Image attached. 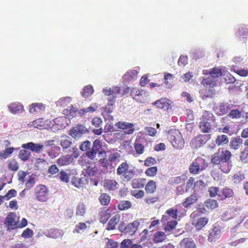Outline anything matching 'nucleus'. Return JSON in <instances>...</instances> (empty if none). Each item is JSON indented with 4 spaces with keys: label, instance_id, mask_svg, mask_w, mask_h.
<instances>
[{
    "label": "nucleus",
    "instance_id": "nucleus-1",
    "mask_svg": "<svg viewBox=\"0 0 248 248\" xmlns=\"http://www.w3.org/2000/svg\"><path fill=\"white\" fill-rule=\"evenodd\" d=\"M116 171L117 174L125 182L131 181L136 172L135 169L130 166L129 164L126 161L121 163L117 168Z\"/></svg>",
    "mask_w": 248,
    "mask_h": 248
},
{
    "label": "nucleus",
    "instance_id": "nucleus-2",
    "mask_svg": "<svg viewBox=\"0 0 248 248\" xmlns=\"http://www.w3.org/2000/svg\"><path fill=\"white\" fill-rule=\"evenodd\" d=\"M167 138L175 149L181 150L184 148L185 140L179 130L176 129L170 130L167 134Z\"/></svg>",
    "mask_w": 248,
    "mask_h": 248
},
{
    "label": "nucleus",
    "instance_id": "nucleus-3",
    "mask_svg": "<svg viewBox=\"0 0 248 248\" xmlns=\"http://www.w3.org/2000/svg\"><path fill=\"white\" fill-rule=\"evenodd\" d=\"M208 166L206 159L198 156L195 159L189 167V172L193 174H198L205 170Z\"/></svg>",
    "mask_w": 248,
    "mask_h": 248
},
{
    "label": "nucleus",
    "instance_id": "nucleus-4",
    "mask_svg": "<svg viewBox=\"0 0 248 248\" xmlns=\"http://www.w3.org/2000/svg\"><path fill=\"white\" fill-rule=\"evenodd\" d=\"M35 199L40 202H46L49 199V190L45 185H37L34 189Z\"/></svg>",
    "mask_w": 248,
    "mask_h": 248
},
{
    "label": "nucleus",
    "instance_id": "nucleus-5",
    "mask_svg": "<svg viewBox=\"0 0 248 248\" xmlns=\"http://www.w3.org/2000/svg\"><path fill=\"white\" fill-rule=\"evenodd\" d=\"M232 156L231 153L227 150L223 149L218 151L211 156V163L212 164H219L220 162L230 161Z\"/></svg>",
    "mask_w": 248,
    "mask_h": 248
},
{
    "label": "nucleus",
    "instance_id": "nucleus-6",
    "mask_svg": "<svg viewBox=\"0 0 248 248\" xmlns=\"http://www.w3.org/2000/svg\"><path fill=\"white\" fill-rule=\"evenodd\" d=\"M102 144L100 140L98 139L95 140L93 144L91 149L86 153L87 156L91 160H93L96 156L97 154L99 155L105 154L106 152L104 150H102Z\"/></svg>",
    "mask_w": 248,
    "mask_h": 248
},
{
    "label": "nucleus",
    "instance_id": "nucleus-7",
    "mask_svg": "<svg viewBox=\"0 0 248 248\" xmlns=\"http://www.w3.org/2000/svg\"><path fill=\"white\" fill-rule=\"evenodd\" d=\"M210 134L198 135L193 138L191 142V146L194 148L197 149L202 147L211 139Z\"/></svg>",
    "mask_w": 248,
    "mask_h": 248
},
{
    "label": "nucleus",
    "instance_id": "nucleus-8",
    "mask_svg": "<svg viewBox=\"0 0 248 248\" xmlns=\"http://www.w3.org/2000/svg\"><path fill=\"white\" fill-rule=\"evenodd\" d=\"M88 131L85 126L78 124L71 128L68 132L69 135L75 140L79 139L84 134L88 133Z\"/></svg>",
    "mask_w": 248,
    "mask_h": 248
},
{
    "label": "nucleus",
    "instance_id": "nucleus-9",
    "mask_svg": "<svg viewBox=\"0 0 248 248\" xmlns=\"http://www.w3.org/2000/svg\"><path fill=\"white\" fill-rule=\"evenodd\" d=\"M130 96L136 101L142 103L146 100L147 94L143 90L133 88L131 89Z\"/></svg>",
    "mask_w": 248,
    "mask_h": 248
},
{
    "label": "nucleus",
    "instance_id": "nucleus-10",
    "mask_svg": "<svg viewBox=\"0 0 248 248\" xmlns=\"http://www.w3.org/2000/svg\"><path fill=\"white\" fill-rule=\"evenodd\" d=\"M172 102L168 98H161L156 100L153 103V105L156 106L157 108L163 109V110L168 111L172 109Z\"/></svg>",
    "mask_w": 248,
    "mask_h": 248
},
{
    "label": "nucleus",
    "instance_id": "nucleus-11",
    "mask_svg": "<svg viewBox=\"0 0 248 248\" xmlns=\"http://www.w3.org/2000/svg\"><path fill=\"white\" fill-rule=\"evenodd\" d=\"M16 215L14 213H10L5 218L4 224L7 226V230L10 231L17 229V221H16Z\"/></svg>",
    "mask_w": 248,
    "mask_h": 248
},
{
    "label": "nucleus",
    "instance_id": "nucleus-12",
    "mask_svg": "<svg viewBox=\"0 0 248 248\" xmlns=\"http://www.w3.org/2000/svg\"><path fill=\"white\" fill-rule=\"evenodd\" d=\"M211 119L206 114L202 116L201 122H200V128L203 133H209L211 129Z\"/></svg>",
    "mask_w": 248,
    "mask_h": 248
},
{
    "label": "nucleus",
    "instance_id": "nucleus-13",
    "mask_svg": "<svg viewBox=\"0 0 248 248\" xmlns=\"http://www.w3.org/2000/svg\"><path fill=\"white\" fill-rule=\"evenodd\" d=\"M116 125L119 129L125 130L126 134H131L135 130L134 124L130 123L119 122L116 124Z\"/></svg>",
    "mask_w": 248,
    "mask_h": 248
},
{
    "label": "nucleus",
    "instance_id": "nucleus-14",
    "mask_svg": "<svg viewBox=\"0 0 248 248\" xmlns=\"http://www.w3.org/2000/svg\"><path fill=\"white\" fill-rule=\"evenodd\" d=\"M99 220L103 224L106 223L111 217L109 209L106 207L101 208L99 211Z\"/></svg>",
    "mask_w": 248,
    "mask_h": 248
},
{
    "label": "nucleus",
    "instance_id": "nucleus-15",
    "mask_svg": "<svg viewBox=\"0 0 248 248\" xmlns=\"http://www.w3.org/2000/svg\"><path fill=\"white\" fill-rule=\"evenodd\" d=\"M118 182L114 179H105L103 182V186L106 190L114 191L119 188Z\"/></svg>",
    "mask_w": 248,
    "mask_h": 248
},
{
    "label": "nucleus",
    "instance_id": "nucleus-16",
    "mask_svg": "<svg viewBox=\"0 0 248 248\" xmlns=\"http://www.w3.org/2000/svg\"><path fill=\"white\" fill-rule=\"evenodd\" d=\"M22 147L24 149H30L31 151L35 153H39L44 148V145L31 142L23 144Z\"/></svg>",
    "mask_w": 248,
    "mask_h": 248
},
{
    "label": "nucleus",
    "instance_id": "nucleus-17",
    "mask_svg": "<svg viewBox=\"0 0 248 248\" xmlns=\"http://www.w3.org/2000/svg\"><path fill=\"white\" fill-rule=\"evenodd\" d=\"M140 224L138 220H135L132 223L128 224L124 228L125 233L130 235L134 234L137 232Z\"/></svg>",
    "mask_w": 248,
    "mask_h": 248
},
{
    "label": "nucleus",
    "instance_id": "nucleus-18",
    "mask_svg": "<svg viewBox=\"0 0 248 248\" xmlns=\"http://www.w3.org/2000/svg\"><path fill=\"white\" fill-rule=\"evenodd\" d=\"M73 160V158L70 155H62L57 160V163L59 166H64L70 165Z\"/></svg>",
    "mask_w": 248,
    "mask_h": 248
},
{
    "label": "nucleus",
    "instance_id": "nucleus-19",
    "mask_svg": "<svg viewBox=\"0 0 248 248\" xmlns=\"http://www.w3.org/2000/svg\"><path fill=\"white\" fill-rule=\"evenodd\" d=\"M233 190L228 187H224L218 194L219 197L221 200L232 198L234 196Z\"/></svg>",
    "mask_w": 248,
    "mask_h": 248
},
{
    "label": "nucleus",
    "instance_id": "nucleus-20",
    "mask_svg": "<svg viewBox=\"0 0 248 248\" xmlns=\"http://www.w3.org/2000/svg\"><path fill=\"white\" fill-rule=\"evenodd\" d=\"M45 108V105L42 103H34L30 106L29 112L31 113L34 114L35 113L44 111Z\"/></svg>",
    "mask_w": 248,
    "mask_h": 248
},
{
    "label": "nucleus",
    "instance_id": "nucleus-21",
    "mask_svg": "<svg viewBox=\"0 0 248 248\" xmlns=\"http://www.w3.org/2000/svg\"><path fill=\"white\" fill-rule=\"evenodd\" d=\"M8 107L9 111L13 114H16L24 110L23 105L19 102H13L9 104Z\"/></svg>",
    "mask_w": 248,
    "mask_h": 248
},
{
    "label": "nucleus",
    "instance_id": "nucleus-22",
    "mask_svg": "<svg viewBox=\"0 0 248 248\" xmlns=\"http://www.w3.org/2000/svg\"><path fill=\"white\" fill-rule=\"evenodd\" d=\"M208 218L206 217H201L199 218L195 222L192 224L195 226L196 230L199 231L204 227L208 222Z\"/></svg>",
    "mask_w": 248,
    "mask_h": 248
},
{
    "label": "nucleus",
    "instance_id": "nucleus-23",
    "mask_svg": "<svg viewBox=\"0 0 248 248\" xmlns=\"http://www.w3.org/2000/svg\"><path fill=\"white\" fill-rule=\"evenodd\" d=\"M198 200V196L196 194H192L186 198L185 201L182 203V204L184 207L188 208L195 203Z\"/></svg>",
    "mask_w": 248,
    "mask_h": 248
},
{
    "label": "nucleus",
    "instance_id": "nucleus-24",
    "mask_svg": "<svg viewBox=\"0 0 248 248\" xmlns=\"http://www.w3.org/2000/svg\"><path fill=\"white\" fill-rule=\"evenodd\" d=\"M157 188V185L154 180H149L145 186V191L147 194H153Z\"/></svg>",
    "mask_w": 248,
    "mask_h": 248
},
{
    "label": "nucleus",
    "instance_id": "nucleus-25",
    "mask_svg": "<svg viewBox=\"0 0 248 248\" xmlns=\"http://www.w3.org/2000/svg\"><path fill=\"white\" fill-rule=\"evenodd\" d=\"M120 216L116 214L114 215L109 221L107 229L108 231L113 230L115 229L116 225L120 221Z\"/></svg>",
    "mask_w": 248,
    "mask_h": 248
},
{
    "label": "nucleus",
    "instance_id": "nucleus-26",
    "mask_svg": "<svg viewBox=\"0 0 248 248\" xmlns=\"http://www.w3.org/2000/svg\"><path fill=\"white\" fill-rule=\"evenodd\" d=\"M72 144V139L68 136H62L61 137L60 144L63 150L69 148Z\"/></svg>",
    "mask_w": 248,
    "mask_h": 248
},
{
    "label": "nucleus",
    "instance_id": "nucleus-27",
    "mask_svg": "<svg viewBox=\"0 0 248 248\" xmlns=\"http://www.w3.org/2000/svg\"><path fill=\"white\" fill-rule=\"evenodd\" d=\"M221 231L219 229L215 227L209 232L208 240L210 242H215L217 238L219 236Z\"/></svg>",
    "mask_w": 248,
    "mask_h": 248
},
{
    "label": "nucleus",
    "instance_id": "nucleus-28",
    "mask_svg": "<svg viewBox=\"0 0 248 248\" xmlns=\"http://www.w3.org/2000/svg\"><path fill=\"white\" fill-rule=\"evenodd\" d=\"M204 205L208 211H212L218 207L217 201L212 199H208L204 202Z\"/></svg>",
    "mask_w": 248,
    "mask_h": 248
},
{
    "label": "nucleus",
    "instance_id": "nucleus-29",
    "mask_svg": "<svg viewBox=\"0 0 248 248\" xmlns=\"http://www.w3.org/2000/svg\"><path fill=\"white\" fill-rule=\"evenodd\" d=\"M217 165L221 170L224 173H228L231 170L232 165L229 161L220 162L219 164H214Z\"/></svg>",
    "mask_w": 248,
    "mask_h": 248
},
{
    "label": "nucleus",
    "instance_id": "nucleus-30",
    "mask_svg": "<svg viewBox=\"0 0 248 248\" xmlns=\"http://www.w3.org/2000/svg\"><path fill=\"white\" fill-rule=\"evenodd\" d=\"M146 182L144 178H137L132 180L131 186L133 188H143Z\"/></svg>",
    "mask_w": 248,
    "mask_h": 248
},
{
    "label": "nucleus",
    "instance_id": "nucleus-31",
    "mask_svg": "<svg viewBox=\"0 0 248 248\" xmlns=\"http://www.w3.org/2000/svg\"><path fill=\"white\" fill-rule=\"evenodd\" d=\"M166 238V235L164 232H157L154 235L153 240L155 243L163 242Z\"/></svg>",
    "mask_w": 248,
    "mask_h": 248
},
{
    "label": "nucleus",
    "instance_id": "nucleus-32",
    "mask_svg": "<svg viewBox=\"0 0 248 248\" xmlns=\"http://www.w3.org/2000/svg\"><path fill=\"white\" fill-rule=\"evenodd\" d=\"M86 211V205L84 203H79L76 208V215L84 217Z\"/></svg>",
    "mask_w": 248,
    "mask_h": 248
},
{
    "label": "nucleus",
    "instance_id": "nucleus-33",
    "mask_svg": "<svg viewBox=\"0 0 248 248\" xmlns=\"http://www.w3.org/2000/svg\"><path fill=\"white\" fill-rule=\"evenodd\" d=\"M242 143V140L240 138H234L231 141L230 146L232 149L236 150L240 148Z\"/></svg>",
    "mask_w": 248,
    "mask_h": 248
},
{
    "label": "nucleus",
    "instance_id": "nucleus-34",
    "mask_svg": "<svg viewBox=\"0 0 248 248\" xmlns=\"http://www.w3.org/2000/svg\"><path fill=\"white\" fill-rule=\"evenodd\" d=\"M48 235L50 237L57 239L62 237L63 235V233L62 230L55 228L49 230L48 232Z\"/></svg>",
    "mask_w": 248,
    "mask_h": 248
},
{
    "label": "nucleus",
    "instance_id": "nucleus-35",
    "mask_svg": "<svg viewBox=\"0 0 248 248\" xmlns=\"http://www.w3.org/2000/svg\"><path fill=\"white\" fill-rule=\"evenodd\" d=\"M132 206V204L130 201H121L118 204V209L121 211L126 210Z\"/></svg>",
    "mask_w": 248,
    "mask_h": 248
},
{
    "label": "nucleus",
    "instance_id": "nucleus-36",
    "mask_svg": "<svg viewBox=\"0 0 248 248\" xmlns=\"http://www.w3.org/2000/svg\"><path fill=\"white\" fill-rule=\"evenodd\" d=\"M180 245L184 248H195L196 245L193 241L188 238H184L180 243Z\"/></svg>",
    "mask_w": 248,
    "mask_h": 248
},
{
    "label": "nucleus",
    "instance_id": "nucleus-37",
    "mask_svg": "<svg viewBox=\"0 0 248 248\" xmlns=\"http://www.w3.org/2000/svg\"><path fill=\"white\" fill-rule=\"evenodd\" d=\"M25 149L21 150L18 154L19 158L23 161L28 160L31 155V153Z\"/></svg>",
    "mask_w": 248,
    "mask_h": 248
},
{
    "label": "nucleus",
    "instance_id": "nucleus-38",
    "mask_svg": "<svg viewBox=\"0 0 248 248\" xmlns=\"http://www.w3.org/2000/svg\"><path fill=\"white\" fill-rule=\"evenodd\" d=\"M228 142V137L225 135H218L216 140V142L218 146L227 144Z\"/></svg>",
    "mask_w": 248,
    "mask_h": 248
},
{
    "label": "nucleus",
    "instance_id": "nucleus-39",
    "mask_svg": "<svg viewBox=\"0 0 248 248\" xmlns=\"http://www.w3.org/2000/svg\"><path fill=\"white\" fill-rule=\"evenodd\" d=\"M177 221L175 220H172L168 221L165 226L164 230L166 232H171L175 229L177 225Z\"/></svg>",
    "mask_w": 248,
    "mask_h": 248
},
{
    "label": "nucleus",
    "instance_id": "nucleus-40",
    "mask_svg": "<svg viewBox=\"0 0 248 248\" xmlns=\"http://www.w3.org/2000/svg\"><path fill=\"white\" fill-rule=\"evenodd\" d=\"M93 87L89 85L86 86L83 89V91L81 92L82 96L83 97H88L91 96L93 93Z\"/></svg>",
    "mask_w": 248,
    "mask_h": 248
},
{
    "label": "nucleus",
    "instance_id": "nucleus-41",
    "mask_svg": "<svg viewBox=\"0 0 248 248\" xmlns=\"http://www.w3.org/2000/svg\"><path fill=\"white\" fill-rule=\"evenodd\" d=\"M245 177L244 173L239 171L235 173L232 177V180L234 183L239 184L244 180Z\"/></svg>",
    "mask_w": 248,
    "mask_h": 248
},
{
    "label": "nucleus",
    "instance_id": "nucleus-42",
    "mask_svg": "<svg viewBox=\"0 0 248 248\" xmlns=\"http://www.w3.org/2000/svg\"><path fill=\"white\" fill-rule=\"evenodd\" d=\"M213 78L211 77L203 78L202 81V84L205 87H213L216 84L215 81L213 79Z\"/></svg>",
    "mask_w": 248,
    "mask_h": 248
},
{
    "label": "nucleus",
    "instance_id": "nucleus-43",
    "mask_svg": "<svg viewBox=\"0 0 248 248\" xmlns=\"http://www.w3.org/2000/svg\"><path fill=\"white\" fill-rule=\"evenodd\" d=\"M99 201L103 205H108L110 201V197L107 193L102 194L99 197Z\"/></svg>",
    "mask_w": 248,
    "mask_h": 248
},
{
    "label": "nucleus",
    "instance_id": "nucleus-44",
    "mask_svg": "<svg viewBox=\"0 0 248 248\" xmlns=\"http://www.w3.org/2000/svg\"><path fill=\"white\" fill-rule=\"evenodd\" d=\"M187 177L186 175L183 174L180 176H177L172 178L171 183L172 184H179L184 182L187 179Z\"/></svg>",
    "mask_w": 248,
    "mask_h": 248
},
{
    "label": "nucleus",
    "instance_id": "nucleus-45",
    "mask_svg": "<svg viewBox=\"0 0 248 248\" xmlns=\"http://www.w3.org/2000/svg\"><path fill=\"white\" fill-rule=\"evenodd\" d=\"M138 72L136 70H131L127 72L124 75V78L128 80L132 79L134 77H136Z\"/></svg>",
    "mask_w": 248,
    "mask_h": 248
},
{
    "label": "nucleus",
    "instance_id": "nucleus-46",
    "mask_svg": "<svg viewBox=\"0 0 248 248\" xmlns=\"http://www.w3.org/2000/svg\"><path fill=\"white\" fill-rule=\"evenodd\" d=\"M134 148L136 153L138 155H141L144 151V146L137 140L134 143Z\"/></svg>",
    "mask_w": 248,
    "mask_h": 248
},
{
    "label": "nucleus",
    "instance_id": "nucleus-47",
    "mask_svg": "<svg viewBox=\"0 0 248 248\" xmlns=\"http://www.w3.org/2000/svg\"><path fill=\"white\" fill-rule=\"evenodd\" d=\"M157 167L156 166L151 167L146 169L145 173L147 176L154 177L157 172Z\"/></svg>",
    "mask_w": 248,
    "mask_h": 248
},
{
    "label": "nucleus",
    "instance_id": "nucleus-48",
    "mask_svg": "<svg viewBox=\"0 0 248 248\" xmlns=\"http://www.w3.org/2000/svg\"><path fill=\"white\" fill-rule=\"evenodd\" d=\"M87 228V225L86 223L79 222L77 224L74 230V233H79L80 231L85 230Z\"/></svg>",
    "mask_w": 248,
    "mask_h": 248
},
{
    "label": "nucleus",
    "instance_id": "nucleus-49",
    "mask_svg": "<svg viewBox=\"0 0 248 248\" xmlns=\"http://www.w3.org/2000/svg\"><path fill=\"white\" fill-rule=\"evenodd\" d=\"M178 212V211L177 208H170L166 211L165 214H168L170 217H171L174 219H176L177 218Z\"/></svg>",
    "mask_w": 248,
    "mask_h": 248
},
{
    "label": "nucleus",
    "instance_id": "nucleus-50",
    "mask_svg": "<svg viewBox=\"0 0 248 248\" xmlns=\"http://www.w3.org/2000/svg\"><path fill=\"white\" fill-rule=\"evenodd\" d=\"M209 74L212 78H217L222 75V72L220 68L214 67L209 72Z\"/></svg>",
    "mask_w": 248,
    "mask_h": 248
},
{
    "label": "nucleus",
    "instance_id": "nucleus-51",
    "mask_svg": "<svg viewBox=\"0 0 248 248\" xmlns=\"http://www.w3.org/2000/svg\"><path fill=\"white\" fill-rule=\"evenodd\" d=\"M14 150L15 148L13 147L6 148L0 154V156L4 159L6 158L13 153Z\"/></svg>",
    "mask_w": 248,
    "mask_h": 248
},
{
    "label": "nucleus",
    "instance_id": "nucleus-52",
    "mask_svg": "<svg viewBox=\"0 0 248 248\" xmlns=\"http://www.w3.org/2000/svg\"><path fill=\"white\" fill-rule=\"evenodd\" d=\"M224 78L225 82L227 84L233 83L235 81V78L234 77L231 75L230 73H227L224 75Z\"/></svg>",
    "mask_w": 248,
    "mask_h": 248
},
{
    "label": "nucleus",
    "instance_id": "nucleus-53",
    "mask_svg": "<svg viewBox=\"0 0 248 248\" xmlns=\"http://www.w3.org/2000/svg\"><path fill=\"white\" fill-rule=\"evenodd\" d=\"M91 142L89 140H86L83 142L80 145V149L82 151H86L91 150Z\"/></svg>",
    "mask_w": 248,
    "mask_h": 248
},
{
    "label": "nucleus",
    "instance_id": "nucleus-54",
    "mask_svg": "<svg viewBox=\"0 0 248 248\" xmlns=\"http://www.w3.org/2000/svg\"><path fill=\"white\" fill-rule=\"evenodd\" d=\"M72 184L77 188L82 187V185H83L82 179L77 177H74L72 178Z\"/></svg>",
    "mask_w": 248,
    "mask_h": 248
},
{
    "label": "nucleus",
    "instance_id": "nucleus-55",
    "mask_svg": "<svg viewBox=\"0 0 248 248\" xmlns=\"http://www.w3.org/2000/svg\"><path fill=\"white\" fill-rule=\"evenodd\" d=\"M219 188L216 186H211L209 187L208 192L209 193V195L211 197H215L217 195H218Z\"/></svg>",
    "mask_w": 248,
    "mask_h": 248
},
{
    "label": "nucleus",
    "instance_id": "nucleus-56",
    "mask_svg": "<svg viewBox=\"0 0 248 248\" xmlns=\"http://www.w3.org/2000/svg\"><path fill=\"white\" fill-rule=\"evenodd\" d=\"M195 178L190 177L186 182V190L188 191L190 189H193L195 187Z\"/></svg>",
    "mask_w": 248,
    "mask_h": 248
},
{
    "label": "nucleus",
    "instance_id": "nucleus-57",
    "mask_svg": "<svg viewBox=\"0 0 248 248\" xmlns=\"http://www.w3.org/2000/svg\"><path fill=\"white\" fill-rule=\"evenodd\" d=\"M8 167L9 170L13 171H16L19 168L18 163L14 160L9 161Z\"/></svg>",
    "mask_w": 248,
    "mask_h": 248
},
{
    "label": "nucleus",
    "instance_id": "nucleus-58",
    "mask_svg": "<svg viewBox=\"0 0 248 248\" xmlns=\"http://www.w3.org/2000/svg\"><path fill=\"white\" fill-rule=\"evenodd\" d=\"M33 232L31 229L28 228L26 229L22 233L21 237L24 238H30L33 236Z\"/></svg>",
    "mask_w": 248,
    "mask_h": 248
},
{
    "label": "nucleus",
    "instance_id": "nucleus-59",
    "mask_svg": "<svg viewBox=\"0 0 248 248\" xmlns=\"http://www.w3.org/2000/svg\"><path fill=\"white\" fill-rule=\"evenodd\" d=\"M60 179L63 182L67 183L69 182V178L68 174L64 171H62L60 172Z\"/></svg>",
    "mask_w": 248,
    "mask_h": 248
},
{
    "label": "nucleus",
    "instance_id": "nucleus-60",
    "mask_svg": "<svg viewBox=\"0 0 248 248\" xmlns=\"http://www.w3.org/2000/svg\"><path fill=\"white\" fill-rule=\"evenodd\" d=\"M156 163L155 159L153 157H148L144 160V165L146 167L152 166Z\"/></svg>",
    "mask_w": 248,
    "mask_h": 248
},
{
    "label": "nucleus",
    "instance_id": "nucleus-61",
    "mask_svg": "<svg viewBox=\"0 0 248 248\" xmlns=\"http://www.w3.org/2000/svg\"><path fill=\"white\" fill-rule=\"evenodd\" d=\"M120 157V155L118 153H111L108 156V161L111 163L115 162L118 158Z\"/></svg>",
    "mask_w": 248,
    "mask_h": 248
},
{
    "label": "nucleus",
    "instance_id": "nucleus-62",
    "mask_svg": "<svg viewBox=\"0 0 248 248\" xmlns=\"http://www.w3.org/2000/svg\"><path fill=\"white\" fill-rule=\"evenodd\" d=\"M98 162L100 166L106 169H107L108 167L110 165L108 159L106 157L100 159Z\"/></svg>",
    "mask_w": 248,
    "mask_h": 248
},
{
    "label": "nucleus",
    "instance_id": "nucleus-63",
    "mask_svg": "<svg viewBox=\"0 0 248 248\" xmlns=\"http://www.w3.org/2000/svg\"><path fill=\"white\" fill-rule=\"evenodd\" d=\"M196 209H197V211L199 213L202 214H204L207 211H208L205 205H204V203L203 204L202 203H200L197 204V205L196 206Z\"/></svg>",
    "mask_w": 248,
    "mask_h": 248
},
{
    "label": "nucleus",
    "instance_id": "nucleus-64",
    "mask_svg": "<svg viewBox=\"0 0 248 248\" xmlns=\"http://www.w3.org/2000/svg\"><path fill=\"white\" fill-rule=\"evenodd\" d=\"M241 160L244 162H248V148H247L241 153Z\"/></svg>",
    "mask_w": 248,
    "mask_h": 248
}]
</instances>
